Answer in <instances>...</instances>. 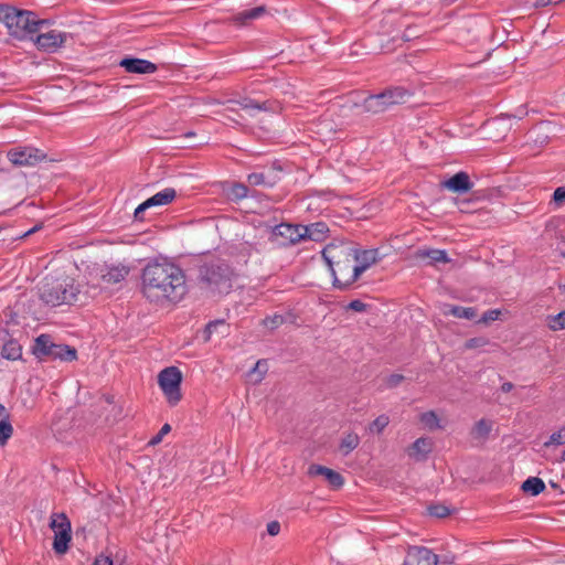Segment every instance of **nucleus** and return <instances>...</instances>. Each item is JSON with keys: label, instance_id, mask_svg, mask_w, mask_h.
I'll return each instance as SVG.
<instances>
[{"label": "nucleus", "instance_id": "obj_1", "mask_svg": "<svg viewBox=\"0 0 565 565\" xmlns=\"http://www.w3.org/2000/svg\"><path fill=\"white\" fill-rule=\"evenodd\" d=\"M141 292L150 302H179L188 294L185 273L171 262L148 263L141 273Z\"/></svg>", "mask_w": 565, "mask_h": 565}, {"label": "nucleus", "instance_id": "obj_2", "mask_svg": "<svg viewBox=\"0 0 565 565\" xmlns=\"http://www.w3.org/2000/svg\"><path fill=\"white\" fill-rule=\"evenodd\" d=\"M0 21L7 26L9 34L19 41L33 40L49 24L47 20L38 19L32 11L6 3H0Z\"/></svg>", "mask_w": 565, "mask_h": 565}, {"label": "nucleus", "instance_id": "obj_3", "mask_svg": "<svg viewBox=\"0 0 565 565\" xmlns=\"http://www.w3.org/2000/svg\"><path fill=\"white\" fill-rule=\"evenodd\" d=\"M198 279L201 289L212 295L228 294L233 286V270L223 262H211L200 266Z\"/></svg>", "mask_w": 565, "mask_h": 565}, {"label": "nucleus", "instance_id": "obj_4", "mask_svg": "<svg viewBox=\"0 0 565 565\" xmlns=\"http://www.w3.org/2000/svg\"><path fill=\"white\" fill-rule=\"evenodd\" d=\"M337 249L338 247L335 245H328L322 250V257L328 264V267L333 276V286L338 289H347L358 280L360 274L356 273V267L353 264L354 260L352 259L351 256H349V250L347 249V247L340 250V254L343 256V259H339L335 263H333V258L335 257V255H333V252Z\"/></svg>", "mask_w": 565, "mask_h": 565}, {"label": "nucleus", "instance_id": "obj_5", "mask_svg": "<svg viewBox=\"0 0 565 565\" xmlns=\"http://www.w3.org/2000/svg\"><path fill=\"white\" fill-rule=\"evenodd\" d=\"M79 294L78 285L73 278L45 279L39 288V297L46 305L57 307L73 305Z\"/></svg>", "mask_w": 565, "mask_h": 565}, {"label": "nucleus", "instance_id": "obj_6", "mask_svg": "<svg viewBox=\"0 0 565 565\" xmlns=\"http://www.w3.org/2000/svg\"><path fill=\"white\" fill-rule=\"evenodd\" d=\"M412 95L413 93L403 86H393L379 94L367 96L362 106L366 113L381 114L392 106L406 103Z\"/></svg>", "mask_w": 565, "mask_h": 565}, {"label": "nucleus", "instance_id": "obj_7", "mask_svg": "<svg viewBox=\"0 0 565 565\" xmlns=\"http://www.w3.org/2000/svg\"><path fill=\"white\" fill-rule=\"evenodd\" d=\"M182 373L177 366H168L158 374V384L170 406H175L182 398Z\"/></svg>", "mask_w": 565, "mask_h": 565}, {"label": "nucleus", "instance_id": "obj_8", "mask_svg": "<svg viewBox=\"0 0 565 565\" xmlns=\"http://www.w3.org/2000/svg\"><path fill=\"white\" fill-rule=\"evenodd\" d=\"M51 529L54 531L53 550L56 554H65L71 542V522L64 513H54L51 518Z\"/></svg>", "mask_w": 565, "mask_h": 565}, {"label": "nucleus", "instance_id": "obj_9", "mask_svg": "<svg viewBox=\"0 0 565 565\" xmlns=\"http://www.w3.org/2000/svg\"><path fill=\"white\" fill-rule=\"evenodd\" d=\"M302 225L280 223L271 228L269 241L278 246H290L303 241Z\"/></svg>", "mask_w": 565, "mask_h": 565}, {"label": "nucleus", "instance_id": "obj_10", "mask_svg": "<svg viewBox=\"0 0 565 565\" xmlns=\"http://www.w3.org/2000/svg\"><path fill=\"white\" fill-rule=\"evenodd\" d=\"M8 160L18 167H33L46 159V153L31 146H19L7 152Z\"/></svg>", "mask_w": 565, "mask_h": 565}, {"label": "nucleus", "instance_id": "obj_11", "mask_svg": "<svg viewBox=\"0 0 565 565\" xmlns=\"http://www.w3.org/2000/svg\"><path fill=\"white\" fill-rule=\"evenodd\" d=\"M66 36L64 32L51 30L44 33L38 32L32 41L40 51L53 53L65 43Z\"/></svg>", "mask_w": 565, "mask_h": 565}, {"label": "nucleus", "instance_id": "obj_12", "mask_svg": "<svg viewBox=\"0 0 565 565\" xmlns=\"http://www.w3.org/2000/svg\"><path fill=\"white\" fill-rule=\"evenodd\" d=\"M438 556L425 546H409L404 565H437Z\"/></svg>", "mask_w": 565, "mask_h": 565}, {"label": "nucleus", "instance_id": "obj_13", "mask_svg": "<svg viewBox=\"0 0 565 565\" xmlns=\"http://www.w3.org/2000/svg\"><path fill=\"white\" fill-rule=\"evenodd\" d=\"M349 256L354 260L358 274H363L369 267L379 260L377 249H356L347 247Z\"/></svg>", "mask_w": 565, "mask_h": 565}, {"label": "nucleus", "instance_id": "obj_14", "mask_svg": "<svg viewBox=\"0 0 565 565\" xmlns=\"http://www.w3.org/2000/svg\"><path fill=\"white\" fill-rule=\"evenodd\" d=\"M118 65L127 73L132 74H152L158 70V66L154 63L132 56L124 57L119 61Z\"/></svg>", "mask_w": 565, "mask_h": 565}, {"label": "nucleus", "instance_id": "obj_15", "mask_svg": "<svg viewBox=\"0 0 565 565\" xmlns=\"http://www.w3.org/2000/svg\"><path fill=\"white\" fill-rule=\"evenodd\" d=\"M0 342L2 343V358L11 361L21 359L22 347L15 339L10 335L8 330L0 331Z\"/></svg>", "mask_w": 565, "mask_h": 565}, {"label": "nucleus", "instance_id": "obj_16", "mask_svg": "<svg viewBox=\"0 0 565 565\" xmlns=\"http://www.w3.org/2000/svg\"><path fill=\"white\" fill-rule=\"evenodd\" d=\"M308 476L324 477V479L328 481V483L331 487H333L334 489L341 488L344 483V479L339 472H337L330 468H327L324 466H320V465H316V463L309 466Z\"/></svg>", "mask_w": 565, "mask_h": 565}, {"label": "nucleus", "instance_id": "obj_17", "mask_svg": "<svg viewBox=\"0 0 565 565\" xmlns=\"http://www.w3.org/2000/svg\"><path fill=\"white\" fill-rule=\"evenodd\" d=\"M443 185L454 193L462 194L469 192L472 189L473 183L470 181L467 172L460 171L443 182Z\"/></svg>", "mask_w": 565, "mask_h": 565}, {"label": "nucleus", "instance_id": "obj_18", "mask_svg": "<svg viewBox=\"0 0 565 565\" xmlns=\"http://www.w3.org/2000/svg\"><path fill=\"white\" fill-rule=\"evenodd\" d=\"M415 258L417 260L425 262L426 265L450 262L446 250L444 249L420 248L416 250Z\"/></svg>", "mask_w": 565, "mask_h": 565}, {"label": "nucleus", "instance_id": "obj_19", "mask_svg": "<svg viewBox=\"0 0 565 565\" xmlns=\"http://www.w3.org/2000/svg\"><path fill=\"white\" fill-rule=\"evenodd\" d=\"M303 241L322 242L328 237L329 226L324 222H316L302 225Z\"/></svg>", "mask_w": 565, "mask_h": 565}, {"label": "nucleus", "instance_id": "obj_20", "mask_svg": "<svg viewBox=\"0 0 565 565\" xmlns=\"http://www.w3.org/2000/svg\"><path fill=\"white\" fill-rule=\"evenodd\" d=\"M433 449V443L429 438L416 439L408 449V456L416 461H424Z\"/></svg>", "mask_w": 565, "mask_h": 565}, {"label": "nucleus", "instance_id": "obj_21", "mask_svg": "<svg viewBox=\"0 0 565 565\" xmlns=\"http://www.w3.org/2000/svg\"><path fill=\"white\" fill-rule=\"evenodd\" d=\"M54 342L52 341L51 335L41 334L39 335L32 348L33 354L40 359L50 358L53 351Z\"/></svg>", "mask_w": 565, "mask_h": 565}, {"label": "nucleus", "instance_id": "obj_22", "mask_svg": "<svg viewBox=\"0 0 565 565\" xmlns=\"http://www.w3.org/2000/svg\"><path fill=\"white\" fill-rule=\"evenodd\" d=\"M231 103H235L237 105H239L243 109H246V110H258V111H271L274 110V103L269 102V100H265V102H257L255 99H252V98H248V97H244V98H241V99H232L230 100Z\"/></svg>", "mask_w": 565, "mask_h": 565}, {"label": "nucleus", "instance_id": "obj_23", "mask_svg": "<svg viewBox=\"0 0 565 565\" xmlns=\"http://www.w3.org/2000/svg\"><path fill=\"white\" fill-rule=\"evenodd\" d=\"M265 13L266 7L259 6L238 12L236 15L233 17V21L237 24L246 25L250 21L259 19L260 17L265 15Z\"/></svg>", "mask_w": 565, "mask_h": 565}, {"label": "nucleus", "instance_id": "obj_24", "mask_svg": "<svg viewBox=\"0 0 565 565\" xmlns=\"http://www.w3.org/2000/svg\"><path fill=\"white\" fill-rule=\"evenodd\" d=\"M52 360H61L65 362H72L77 359V351L75 348L70 347L67 344H54L52 354L50 356Z\"/></svg>", "mask_w": 565, "mask_h": 565}, {"label": "nucleus", "instance_id": "obj_25", "mask_svg": "<svg viewBox=\"0 0 565 565\" xmlns=\"http://www.w3.org/2000/svg\"><path fill=\"white\" fill-rule=\"evenodd\" d=\"M177 196V192L173 188H166L162 191L156 193L151 198L147 199L150 207L161 206L171 203Z\"/></svg>", "mask_w": 565, "mask_h": 565}, {"label": "nucleus", "instance_id": "obj_26", "mask_svg": "<svg viewBox=\"0 0 565 565\" xmlns=\"http://www.w3.org/2000/svg\"><path fill=\"white\" fill-rule=\"evenodd\" d=\"M492 426L493 423L491 420L481 418L473 425L470 434L473 439L484 441L489 437Z\"/></svg>", "mask_w": 565, "mask_h": 565}, {"label": "nucleus", "instance_id": "obj_27", "mask_svg": "<svg viewBox=\"0 0 565 565\" xmlns=\"http://www.w3.org/2000/svg\"><path fill=\"white\" fill-rule=\"evenodd\" d=\"M225 192L227 199L234 202L242 201L249 195L248 186L241 182L230 183Z\"/></svg>", "mask_w": 565, "mask_h": 565}, {"label": "nucleus", "instance_id": "obj_28", "mask_svg": "<svg viewBox=\"0 0 565 565\" xmlns=\"http://www.w3.org/2000/svg\"><path fill=\"white\" fill-rule=\"evenodd\" d=\"M128 273L129 269L125 266L110 267L102 275V279L106 284H117L124 280Z\"/></svg>", "mask_w": 565, "mask_h": 565}, {"label": "nucleus", "instance_id": "obj_29", "mask_svg": "<svg viewBox=\"0 0 565 565\" xmlns=\"http://www.w3.org/2000/svg\"><path fill=\"white\" fill-rule=\"evenodd\" d=\"M521 489L525 493L531 495H539L545 490V483L541 478L529 477L521 486Z\"/></svg>", "mask_w": 565, "mask_h": 565}, {"label": "nucleus", "instance_id": "obj_30", "mask_svg": "<svg viewBox=\"0 0 565 565\" xmlns=\"http://www.w3.org/2000/svg\"><path fill=\"white\" fill-rule=\"evenodd\" d=\"M445 313L451 315L456 318L467 319V320H471V319L476 318V316H477L475 308H471V307L466 308V307H461V306H448V309L445 311Z\"/></svg>", "mask_w": 565, "mask_h": 565}, {"label": "nucleus", "instance_id": "obj_31", "mask_svg": "<svg viewBox=\"0 0 565 565\" xmlns=\"http://www.w3.org/2000/svg\"><path fill=\"white\" fill-rule=\"evenodd\" d=\"M268 371L267 362L265 360H259L256 362L254 367L249 371L248 376L254 383H259L264 379L265 374Z\"/></svg>", "mask_w": 565, "mask_h": 565}, {"label": "nucleus", "instance_id": "obj_32", "mask_svg": "<svg viewBox=\"0 0 565 565\" xmlns=\"http://www.w3.org/2000/svg\"><path fill=\"white\" fill-rule=\"evenodd\" d=\"M359 443L360 438L356 434H348L342 438L340 449L343 451L344 455H348L359 446Z\"/></svg>", "mask_w": 565, "mask_h": 565}, {"label": "nucleus", "instance_id": "obj_33", "mask_svg": "<svg viewBox=\"0 0 565 565\" xmlns=\"http://www.w3.org/2000/svg\"><path fill=\"white\" fill-rule=\"evenodd\" d=\"M388 424L390 417L385 414H382L369 425V430L372 434H381Z\"/></svg>", "mask_w": 565, "mask_h": 565}, {"label": "nucleus", "instance_id": "obj_34", "mask_svg": "<svg viewBox=\"0 0 565 565\" xmlns=\"http://www.w3.org/2000/svg\"><path fill=\"white\" fill-rule=\"evenodd\" d=\"M547 326L553 331L565 329V310L555 316L547 317Z\"/></svg>", "mask_w": 565, "mask_h": 565}, {"label": "nucleus", "instance_id": "obj_35", "mask_svg": "<svg viewBox=\"0 0 565 565\" xmlns=\"http://www.w3.org/2000/svg\"><path fill=\"white\" fill-rule=\"evenodd\" d=\"M13 434V427L9 419L0 420V445L4 446Z\"/></svg>", "mask_w": 565, "mask_h": 565}, {"label": "nucleus", "instance_id": "obj_36", "mask_svg": "<svg viewBox=\"0 0 565 565\" xmlns=\"http://www.w3.org/2000/svg\"><path fill=\"white\" fill-rule=\"evenodd\" d=\"M565 445V426L553 433L548 440L544 443V447Z\"/></svg>", "mask_w": 565, "mask_h": 565}, {"label": "nucleus", "instance_id": "obj_37", "mask_svg": "<svg viewBox=\"0 0 565 565\" xmlns=\"http://www.w3.org/2000/svg\"><path fill=\"white\" fill-rule=\"evenodd\" d=\"M420 420L429 429L439 428V418L433 411L422 414Z\"/></svg>", "mask_w": 565, "mask_h": 565}, {"label": "nucleus", "instance_id": "obj_38", "mask_svg": "<svg viewBox=\"0 0 565 565\" xmlns=\"http://www.w3.org/2000/svg\"><path fill=\"white\" fill-rule=\"evenodd\" d=\"M247 182L250 185H267V186H273L274 185V183L266 181V177L262 172L249 173L247 175Z\"/></svg>", "mask_w": 565, "mask_h": 565}, {"label": "nucleus", "instance_id": "obj_39", "mask_svg": "<svg viewBox=\"0 0 565 565\" xmlns=\"http://www.w3.org/2000/svg\"><path fill=\"white\" fill-rule=\"evenodd\" d=\"M285 319L282 316L280 315H275L273 317H266L264 320H263V324L269 329V330H275L277 329L278 327H280L282 323H284Z\"/></svg>", "mask_w": 565, "mask_h": 565}, {"label": "nucleus", "instance_id": "obj_40", "mask_svg": "<svg viewBox=\"0 0 565 565\" xmlns=\"http://www.w3.org/2000/svg\"><path fill=\"white\" fill-rule=\"evenodd\" d=\"M489 343V340L486 337H476L468 339L465 342V348L468 350L483 348Z\"/></svg>", "mask_w": 565, "mask_h": 565}, {"label": "nucleus", "instance_id": "obj_41", "mask_svg": "<svg viewBox=\"0 0 565 565\" xmlns=\"http://www.w3.org/2000/svg\"><path fill=\"white\" fill-rule=\"evenodd\" d=\"M429 514L436 518H446L450 514V510L443 504H434L428 508Z\"/></svg>", "mask_w": 565, "mask_h": 565}, {"label": "nucleus", "instance_id": "obj_42", "mask_svg": "<svg viewBox=\"0 0 565 565\" xmlns=\"http://www.w3.org/2000/svg\"><path fill=\"white\" fill-rule=\"evenodd\" d=\"M405 380L402 374H391L386 377L385 383L388 388H394L398 386Z\"/></svg>", "mask_w": 565, "mask_h": 565}, {"label": "nucleus", "instance_id": "obj_43", "mask_svg": "<svg viewBox=\"0 0 565 565\" xmlns=\"http://www.w3.org/2000/svg\"><path fill=\"white\" fill-rule=\"evenodd\" d=\"M170 430H171V426L169 424H164L161 427V429L159 430V433L151 438L150 444L151 445L159 444L162 440L163 436L167 435Z\"/></svg>", "mask_w": 565, "mask_h": 565}, {"label": "nucleus", "instance_id": "obj_44", "mask_svg": "<svg viewBox=\"0 0 565 565\" xmlns=\"http://www.w3.org/2000/svg\"><path fill=\"white\" fill-rule=\"evenodd\" d=\"M366 308H367V305L359 299L352 300L347 306V309L355 311V312H364L366 310Z\"/></svg>", "mask_w": 565, "mask_h": 565}, {"label": "nucleus", "instance_id": "obj_45", "mask_svg": "<svg viewBox=\"0 0 565 565\" xmlns=\"http://www.w3.org/2000/svg\"><path fill=\"white\" fill-rule=\"evenodd\" d=\"M500 315H501L500 310H488L483 313L480 321L484 322V323H488L490 321H495L497 319H499Z\"/></svg>", "mask_w": 565, "mask_h": 565}, {"label": "nucleus", "instance_id": "obj_46", "mask_svg": "<svg viewBox=\"0 0 565 565\" xmlns=\"http://www.w3.org/2000/svg\"><path fill=\"white\" fill-rule=\"evenodd\" d=\"M553 200L556 205H562L565 202V186H558L554 191Z\"/></svg>", "mask_w": 565, "mask_h": 565}, {"label": "nucleus", "instance_id": "obj_47", "mask_svg": "<svg viewBox=\"0 0 565 565\" xmlns=\"http://www.w3.org/2000/svg\"><path fill=\"white\" fill-rule=\"evenodd\" d=\"M149 204L147 202V200L145 202H142L141 204H139L137 206V209L135 210V218L138 220V221H142L143 220V213L147 209H149Z\"/></svg>", "mask_w": 565, "mask_h": 565}, {"label": "nucleus", "instance_id": "obj_48", "mask_svg": "<svg viewBox=\"0 0 565 565\" xmlns=\"http://www.w3.org/2000/svg\"><path fill=\"white\" fill-rule=\"evenodd\" d=\"M280 532V523L278 521H271L267 524V533L271 536L277 535Z\"/></svg>", "mask_w": 565, "mask_h": 565}, {"label": "nucleus", "instance_id": "obj_49", "mask_svg": "<svg viewBox=\"0 0 565 565\" xmlns=\"http://www.w3.org/2000/svg\"><path fill=\"white\" fill-rule=\"evenodd\" d=\"M224 324V321L223 320H215V321H211L206 324V328H205V331L211 334L213 333L214 331H216L217 327L220 326H223Z\"/></svg>", "mask_w": 565, "mask_h": 565}, {"label": "nucleus", "instance_id": "obj_50", "mask_svg": "<svg viewBox=\"0 0 565 565\" xmlns=\"http://www.w3.org/2000/svg\"><path fill=\"white\" fill-rule=\"evenodd\" d=\"M92 565H113V559L108 556L99 555Z\"/></svg>", "mask_w": 565, "mask_h": 565}, {"label": "nucleus", "instance_id": "obj_51", "mask_svg": "<svg viewBox=\"0 0 565 565\" xmlns=\"http://www.w3.org/2000/svg\"><path fill=\"white\" fill-rule=\"evenodd\" d=\"M550 4H554V0H535L534 3L536 8H543Z\"/></svg>", "mask_w": 565, "mask_h": 565}, {"label": "nucleus", "instance_id": "obj_52", "mask_svg": "<svg viewBox=\"0 0 565 565\" xmlns=\"http://www.w3.org/2000/svg\"><path fill=\"white\" fill-rule=\"evenodd\" d=\"M514 385L511 383V382H504L502 385H501V391L503 393H509L513 390Z\"/></svg>", "mask_w": 565, "mask_h": 565}, {"label": "nucleus", "instance_id": "obj_53", "mask_svg": "<svg viewBox=\"0 0 565 565\" xmlns=\"http://www.w3.org/2000/svg\"><path fill=\"white\" fill-rule=\"evenodd\" d=\"M0 416H2V419H9V414L7 413V409L4 405L0 403Z\"/></svg>", "mask_w": 565, "mask_h": 565}, {"label": "nucleus", "instance_id": "obj_54", "mask_svg": "<svg viewBox=\"0 0 565 565\" xmlns=\"http://www.w3.org/2000/svg\"><path fill=\"white\" fill-rule=\"evenodd\" d=\"M403 36L406 41H409L411 39L416 38L417 35L412 33L411 29H407Z\"/></svg>", "mask_w": 565, "mask_h": 565}, {"label": "nucleus", "instance_id": "obj_55", "mask_svg": "<svg viewBox=\"0 0 565 565\" xmlns=\"http://www.w3.org/2000/svg\"><path fill=\"white\" fill-rule=\"evenodd\" d=\"M561 461L565 462V450L561 455Z\"/></svg>", "mask_w": 565, "mask_h": 565}, {"label": "nucleus", "instance_id": "obj_56", "mask_svg": "<svg viewBox=\"0 0 565 565\" xmlns=\"http://www.w3.org/2000/svg\"><path fill=\"white\" fill-rule=\"evenodd\" d=\"M559 289L565 292V284L559 285Z\"/></svg>", "mask_w": 565, "mask_h": 565}, {"label": "nucleus", "instance_id": "obj_57", "mask_svg": "<svg viewBox=\"0 0 565 565\" xmlns=\"http://www.w3.org/2000/svg\"><path fill=\"white\" fill-rule=\"evenodd\" d=\"M194 136V132H188L186 134V137H193Z\"/></svg>", "mask_w": 565, "mask_h": 565}, {"label": "nucleus", "instance_id": "obj_58", "mask_svg": "<svg viewBox=\"0 0 565 565\" xmlns=\"http://www.w3.org/2000/svg\"><path fill=\"white\" fill-rule=\"evenodd\" d=\"M35 230L36 228L34 227V228L30 230L26 234H31V233L35 232Z\"/></svg>", "mask_w": 565, "mask_h": 565}, {"label": "nucleus", "instance_id": "obj_59", "mask_svg": "<svg viewBox=\"0 0 565 565\" xmlns=\"http://www.w3.org/2000/svg\"><path fill=\"white\" fill-rule=\"evenodd\" d=\"M223 565H225V564H223Z\"/></svg>", "mask_w": 565, "mask_h": 565}]
</instances>
